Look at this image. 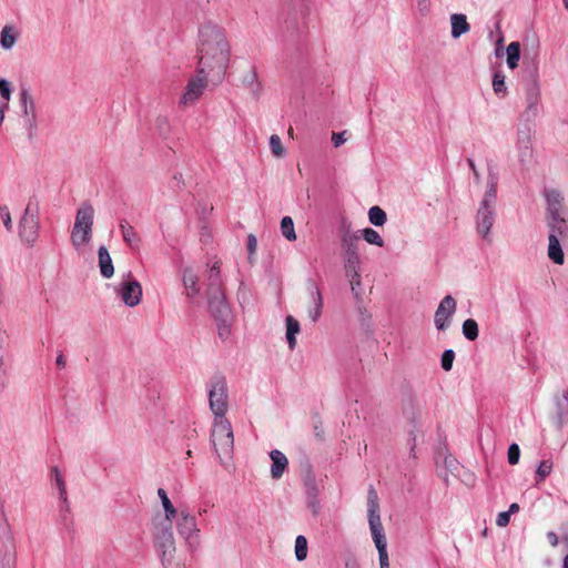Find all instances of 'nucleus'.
I'll return each mask as SVG.
<instances>
[{
    "label": "nucleus",
    "instance_id": "obj_43",
    "mask_svg": "<svg viewBox=\"0 0 568 568\" xmlns=\"http://www.w3.org/2000/svg\"><path fill=\"white\" fill-rule=\"evenodd\" d=\"M270 148L273 156L277 159L283 158L286 153V150L282 144L281 138L276 134L271 135Z\"/></svg>",
    "mask_w": 568,
    "mask_h": 568
},
{
    "label": "nucleus",
    "instance_id": "obj_37",
    "mask_svg": "<svg viewBox=\"0 0 568 568\" xmlns=\"http://www.w3.org/2000/svg\"><path fill=\"white\" fill-rule=\"evenodd\" d=\"M51 474L53 476V479H54V485L59 491V497L60 499L63 501V503H67V487H65V484H64V480H63V477L61 476L58 467H53L51 469Z\"/></svg>",
    "mask_w": 568,
    "mask_h": 568
},
{
    "label": "nucleus",
    "instance_id": "obj_8",
    "mask_svg": "<svg viewBox=\"0 0 568 568\" xmlns=\"http://www.w3.org/2000/svg\"><path fill=\"white\" fill-rule=\"evenodd\" d=\"M210 409L214 419L225 418L229 408L227 384L224 377H215L209 388Z\"/></svg>",
    "mask_w": 568,
    "mask_h": 568
},
{
    "label": "nucleus",
    "instance_id": "obj_1",
    "mask_svg": "<svg viewBox=\"0 0 568 568\" xmlns=\"http://www.w3.org/2000/svg\"><path fill=\"white\" fill-rule=\"evenodd\" d=\"M197 55V72L225 73L231 59V43L223 27L211 21L200 26Z\"/></svg>",
    "mask_w": 568,
    "mask_h": 568
},
{
    "label": "nucleus",
    "instance_id": "obj_23",
    "mask_svg": "<svg viewBox=\"0 0 568 568\" xmlns=\"http://www.w3.org/2000/svg\"><path fill=\"white\" fill-rule=\"evenodd\" d=\"M182 282L187 297L193 298L200 294L199 277L191 267L183 270Z\"/></svg>",
    "mask_w": 568,
    "mask_h": 568
},
{
    "label": "nucleus",
    "instance_id": "obj_35",
    "mask_svg": "<svg viewBox=\"0 0 568 568\" xmlns=\"http://www.w3.org/2000/svg\"><path fill=\"white\" fill-rule=\"evenodd\" d=\"M282 235L290 242L296 240L294 222L291 216H284L281 221Z\"/></svg>",
    "mask_w": 568,
    "mask_h": 568
},
{
    "label": "nucleus",
    "instance_id": "obj_21",
    "mask_svg": "<svg viewBox=\"0 0 568 568\" xmlns=\"http://www.w3.org/2000/svg\"><path fill=\"white\" fill-rule=\"evenodd\" d=\"M450 21V36L453 39H458L463 34L470 31V24L467 21V17L464 13H453L449 17Z\"/></svg>",
    "mask_w": 568,
    "mask_h": 568
},
{
    "label": "nucleus",
    "instance_id": "obj_11",
    "mask_svg": "<svg viewBox=\"0 0 568 568\" xmlns=\"http://www.w3.org/2000/svg\"><path fill=\"white\" fill-rule=\"evenodd\" d=\"M39 227L38 210L29 203L19 221V236L21 241L29 246H33L39 236Z\"/></svg>",
    "mask_w": 568,
    "mask_h": 568
},
{
    "label": "nucleus",
    "instance_id": "obj_16",
    "mask_svg": "<svg viewBox=\"0 0 568 568\" xmlns=\"http://www.w3.org/2000/svg\"><path fill=\"white\" fill-rule=\"evenodd\" d=\"M532 129L528 125L519 126L517 129L515 150L521 164H527L532 159Z\"/></svg>",
    "mask_w": 568,
    "mask_h": 568
},
{
    "label": "nucleus",
    "instance_id": "obj_17",
    "mask_svg": "<svg viewBox=\"0 0 568 568\" xmlns=\"http://www.w3.org/2000/svg\"><path fill=\"white\" fill-rule=\"evenodd\" d=\"M241 84L245 88L253 99L257 100L263 93V83L258 78L257 68L250 65L241 75Z\"/></svg>",
    "mask_w": 568,
    "mask_h": 568
},
{
    "label": "nucleus",
    "instance_id": "obj_56",
    "mask_svg": "<svg viewBox=\"0 0 568 568\" xmlns=\"http://www.w3.org/2000/svg\"><path fill=\"white\" fill-rule=\"evenodd\" d=\"M518 510H519V505H518V504H516V503H514V504H511V505L509 506V509H508V511H507V513H509V515H511V514L517 513Z\"/></svg>",
    "mask_w": 568,
    "mask_h": 568
},
{
    "label": "nucleus",
    "instance_id": "obj_20",
    "mask_svg": "<svg viewBox=\"0 0 568 568\" xmlns=\"http://www.w3.org/2000/svg\"><path fill=\"white\" fill-rule=\"evenodd\" d=\"M16 567V548L12 538L9 536L0 544V568Z\"/></svg>",
    "mask_w": 568,
    "mask_h": 568
},
{
    "label": "nucleus",
    "instance_id": "obj_29",
    "mask_svg": "<svg viewBox=\"0 0 568 568\" xmlns=\"http://www.w3.org/2000/svg\"><path fill=\"white\" fill-rule=\"evenodd\" d=\"M18 31L13 26H4L0 32V45L3 50H11L18 39Z\"/></svg>",
    "mask_w": 568,
    "mask_h": 568
},
{
    "label": "nucleus",
    "instance_id": "obj_4",
    "mask_svg": "<svg viewBox=\"0 0 568 568\" xmlns=\"http://www.w3.org/2000/svg\"><path fill=\"white\" fill-rule=\"evenodd\" d=\"M367 519L373 541L378 551L379 566H389L387 540L379 514V500L374 487L367 491Z\"/></svg>",
    "mask_w": 568,
    "mask_h": 568
},
{
    "label": "nucleus",
    "instance_id": "obj_63",
    "mask_svg": "<svg viewBox=\"0 0 568 568\" xmlns=\"http://www.w3.org/2000/svg\"><path fill=\"white\" fill-rule=\"evenodd\" d=\"M186 457H192V450H191V449H189V450L186 452Z\"/></svg>",
    "mask_w": 568,
    "mask_h": 568
},
{
    "label": "nucleus",
    "instance_id": "obj_32",
    "mask_svg": "<svg viewBox=\"0 0 568 568\" xmlns=\"http://www.w3.org/2000/svg\"><path fill=\"white\" fill-rule=\"evenodd\" d=\"M120 230L122 233L123 241L128 245H130L131 247H136L139 245L138 234L129 222L122 220L120 222Z\"/></svg>",
    "mask_w": 568,
    "mask_h": 568
},
{
    "label": "nucleus",
    "instance_id": "obj_40",
    "mask_svg": "<svg viewBox=\"0 0 568 568\" xmlns=\"http://www.w3.org/2000/svg\"><path fill=\"white\" fill-rule=\"evenodd\" d=\"M463 334L468 341H475L478 337V324L475 320L468 318L463 323Z\"/></svg>",
    "mask_w": 568,
    "mask_h": 568
},
{
    "label": "nucleus",
    "instance_id": "obj_19",
    "mask_svg": "<svg viewBox=\"0 0 568 568\" xmlns=\"http://www.w3.org/2000/svg\"><path fill=\"white\" fill-rule=\"evenodd\" d=\"M19 101L26 123L32 125L36 121V103L29 90L22 89L20 91Z\"/></svg>",
    "mask_w": 568,
    "mask_h": 568
},
{
    "label": "nucleus",
    "instance_id": "obj_9",
    "mask_svg": "<svg viewBox=\"0 0 568 568\" xmlns=\"http://www.w3.org/2000/svg\"><path fill=\"white\" fill-rule=\"evenodd\" d=\"M210 75L211 73H200L196 71V74L192 75L187 80V83L179 99L180 108H190L201 99L209 85Z\"/></svg>",
    "mask_w": 568,
    "mask_h": 568
},
{
    "label": "nucleus",
    "instance_id": "obj_6",
    "mask_svg": "<svg viewBox=\"0 0 568 568\" xmlns=\"http://www.w3.org/2000/svg\"><path fill=\"white\" fill-rule=\"evenodd\" d=\"M221 262L216 261L211 266L209 272L207 284V301L211 313L217 320L225 321L229 316L230 308L225 301L224 291L220 275Z\"/></svg>",
    "mask_w": 568,
    "mask_h": 568
},
{
    "label": "nucleus",
    "instance_id": "obj_48",
    "mask_svg": "<svg viewBox=\"0 0 568 568\" xmlns=\"http://www.w3.org/2000/svg\"><path fill=\"white\" fill-rule=\"evenodd\" d=\"M347 141V138H346V131H343V132H333L332 134V142L334 144L335 148H338L341 146L342 144H344L345 142Z\"/></svg>",
    "mask_w": 568,
    "mask_h": 568
},
{
    "label": "nucleus",
    "instance_id": "obj_41",
    "mask_svg": "<svg viewBox=\"0 0 568 568\" xmlns=\"http://www.w3.org/2000/svg\"><path fill=\"white\" fill-rule=\"evenodd\" d=\"M552 462L550 459L541 460L536 469V481L537 484L545 480L552 471Z\"/></svg>",
    "mask_w": 568,
    "mask_h": 568
},
{
    "label": "nucleus",
    "instance_id": "obj_27",
    "mask_svg": "<svg viewBox=\"0 0 568 568\" xmlns=\"http://www.w3.org/2000/svg\"><path fill=\"white\" fill-rule=\"evenodd\" d=\"M286 324V341L291 351L296 347V335L301 332L300 323L292 315H287L285 318Z\"/></svg>",
    "mask_w": 568,
    "mask_h": 568
},
{
    "label": "nucleus",
    "instance_id": "obj_62",
    "mask_svg": "<svg viewBox=\"0 0 568 568\" xmlns=\"http://www.w3.org/2000/svg\"><path fill=\"white\" fill-rule=\"evenodd\" d=\"M288 135H290L291 138H293V129H292V128H290V129H288Z\"/></svg>",
    "mask_w": 568,
    "mask_h": 568
},
{
    "label": "nucleus",
    "instance_id": "obj_30",
    "mask_svg": "<svg viewBox=\"0 0 568 568\" xmlns=\"http://www.w3.org/2000/svg\"><path fill=\"white\" fill-rule=\"evenodd\" d=\"M11 88L10 83L6 79H0V125L4 121V113L9 106V101L11 99Z\"/></svg>",
    "mask_w": 568,
    "mask_h": 568
},
{
    "label": "nucleus",
    "instance_id": "obj_13",
    "mask_svg": "<svg viewBox=\"0 0 568 568\" xmlns=\"http://www.w3.org/2000/svg\"><path fill=\"white\" fill-rule=\"evenodd\" d=\"M496 219V206L479 204L476 213V231L477 234L487 243H491V229Z\"/></svg>",
    "mask_w": 568,
    "mask_h": 568
},
{
    "label": "nucleus",
    "instance_id": "obj_26",
    "mask_svg": "<svg viewBox=\"0 0 568 568\" xmlns=\"http://www.w3.org/2000/svg\"><path fill=\"white\" fill-rule=\"evenodd\" d=\"M561 245V240L556 239L554 234L548 235L547 255L549 260L557 265H562L565 263V254Z\"/></svg>",
    "mask_w": 568,
    "mask_h": 568
},
{
    "label": "nucleus",
    "instance_id": "obj_28",
    "mask_svg": "<svg viewBox=\"0 0 568 568\" xmlns=\"http://www.w3.org/2000/svg\"><path fill=\"white\" fill-rule=\"evenodd\" d=\"M557 425L561 428L568 422V392L556 398Z\"/></svg>",
    "mask_w": 568,
    "mask_h": 568
},
{
    "label": "nucleus",
    "instance_id": "obj_50",
    "mask_svg": "<svg viewBox=\"0 0 568 568\" xmlns=\"http://www.w3.org/2000/svg\"><path fill=\"white\" fill-rule=\"evenodd\" d=\"M510 515L507 511L499 513L496 518V525L498 527H506L509 524Z\"/></svg>",
    "mask_w": 568,
    "mask_h": 568
},
{
    "label": "nucleus",
    "instance_id": "obj_57",
    "mask_svg": "<svg viewBox=\"0 0 568 568\" xmlns=\"http://www.w3.org/2000/svg\"><path fill=\"white\" fill-rule=\"evenodd\" d=\"M346 568H359V566L355 559H351L346 561Z\"/></svg>",
    "mask_w": 568,
    "mask_h": 568
},
{
    "label": "nucleus",
    "instance_id": "obj_18",
    "mask_svg": "<svg viewBox=\"0 0 568 568\" xmlns=\"http://www.w3.org/2000/svg\"><path fill=\"white\" fill-rule=\"evenodd\" d=\"M308 295L307 316L313 323H316L322 315L323 297L320 287L312 281H308Z\"/></svg>",
    "mask_w": 568,
    "mask_h": 568
},
{
    "label": "nucleus",
    "instance_id": "obj_39",
    "mask_svg": "<svg viewBox=\"0 0 568 568\" xmlns=\"http://www.w3.org/2000/svg\"><path fill=\"white\" fill-rule=\"evenodd\" d=\"M363 239L372 245H376L382 247L384 245V241L379 233L375 231L374 229L366 227L361 231Z\"/></svg>",
    "mask_w": 568,
    "mask_h": 568
},
{
    "label": "nucleus",
    "instance_id": "obj_47",
    "mask_svg": "<svg viewBox=\"0 0 568 568\" xmlns=\"http://www.w3.org/2000/svg\"><path fill=\"white\" fill-rule=\"evenodd\" d=\"M507 457H508V463L510 465L518 464L519 457H520V449H519V446L517 444H511L509 446L508 453H507Z\"/></svg>",
    "mask_w": 568,
    "mask_h": 568
},
{
    "label": "nucleus",
    "instance_id": "obj_38",
    "mask_svg": "<svg viewBox=\"0 0 568 568\" xmlns=\"http://www.w3.org/2000/svg\"><path fill=\"white\" fill-rule=\"evenodd\" d=\"M493 89L494 92L500 97L505 98L507 94V87L505 83V75L501 72H495L493 77Z\"/></svg>",
    "mask_w": 568,
    "mask_h": 568
},
{
    "label": "nucleus",
    "instance_id": "obj_31",
    "mask_svg": "<svg viewBox=\"0 0 568 568\" xmlns=\"http://www.w3.org/2000/svg\"><path fill=\"white\" fill-rule=\"evenodd\" d=\"M158 496H159L162 507L164 509L165 521H166L165 524L172 525L173 519L178 515V510L171 503L170 498L168 497L166 491L163 488L158 489Z\"/></svg>",
    "mask_w": 568,
    "mask_h": 568
},
{
    "label": "nucleus",
    "instance_id": "obj_42",
    "mask_svg": "<svg viewBox=\"0 0 568 568\" xmlns=\"http://www.w3.org/2000/svg\"><path fill=\"white\" fill-rule=\"evenodd\" d=\"M307 539L300 535L295 539V557L298 561H303L307 557Z\"/></svg>",
    "mask_w": 568,
    "mask_h": 568
},
{
    "label": "nucleus",
    "instance_id": "obj_5",
    "mask_svg": "<svg viewBox=\"0 0 568 568\" xmlns=\"http://www.w3.org/2000/svg\"><path fill=\"white\" fill-rule=\"evenodd\" d=\"M94 209L91 203L84 202L77 210L74 224L70 234L73 248L82 254L85 252L93 235Z\"/></svg>",
    "mask_w": 568,
    "mask_h": 568
},
{
    "label": "nucleus",
    "instance_id": "obj_36",
    "mask_svg": "<svg viewBox=\"0 0 568 568\" xmlns=\"http://www.w3.org/2000/svg\"><path fill=\"white\" fill-rule=\"evenodd\" d=\"M349 280L351 291L354 296L358 300L362 295V276L361 271H355V273H345Z\"/></svg>",
    "mask_w": 568,
    "mask_h": 568
},
{
    "label": "nucleus",
    "instance_id": "obj_59",
    "mask_svg": "<svg viewBox=\"0 0 568 568\" xmlns=\"http://www.w3.org/2000/svg\"><path fill=\"white\" fill-rule=\"evenodd\" d=\"M562 568H568V554L564 558Z\"/></svg>",
    "mask_w": 568,
    "mask_h": 568
},
{
    "label": "nucleus",
    "instance_id": "obj_55",
    "mask_svg": "<svg viewBox=\"0 0 568 568\" xmlns=\"http://www.w3.org/2000/svg\"><path fill=\"white\" fill-rule=\"evenodd\" d=\"M57 365L61 368H63L65 366V358L62 354H60L58 357H57V361H55Z\"/></svg>",
    "mask_w": 568,
    "mask_h": 568
},
{
    "label": "nucleus",
    "instance_id": "obj_3",
    "mask_svg": "<svg viewBox=\"0 0 568 568\" xmlns=\"http://www.w3.org/2000/svg\"><path fill=\"white\" fill-rule=\"evenodd\" d=\"M546 202L549 234H554L566 245L568 244V210L565 205L564 195L556 190L547 191Z\"/></svg>",
    "mask_w": 568,
    "mask_h": 568
},
{
    "label": "nucleus",
    "instance_id": "obj_33",
    "mask_svg": "<svg viewBox=\"0 0 568 568\" xmlns=\"http://www.w3.org/2000/svg\"><path fill=\"white\" fill-rule=\"evenodd\" d=\"M507 53V64L510 69H515L518 67V61L520 59V44L517 41L510 42L506 49Z\"/></svg>",
    "mask_w": 568,
    "mask_h": 568
},
{
    "label": "nucleus",
    "instance_id": "obj_22",
    "mask_svg": "<svg viewBox=\"0 0 568 568\" xmlns=\"http://www.w3.org/2000/svg\"><path fill=\"white\" fill-rule=\"evenodd\" d=\"M497 185H498V174L489 169L486 190L484 192L483 199L480 201L481 204L495 205L496 206V196H497Z\"/></svg>",
    "mask_w": 568,
    "mask_h": 568
},
{
    "label": "nucleus",
    "instance_id": "obj_2",
    "mask_svg": "<svg viewBox=\"0 0 568 568\" xmlns=\"http://www.w3.org/2000/svg\"><path fill=\"white\" fill-rule=\"evenodd\" d=\"M211 444L220 465L229 473L234 470V435L231 423L226 418L213 420Z\"/></svg>",
    "mask_w": 568,
    "mask_h": 568
},
{
    "label": "nucleus",
    "instance_id": "obj_52",
    "mask_svg": "<svg viewBox=\"0 0 568 568\" xmlns=\"http://www.w3.org/2000/svg\"><path fill=\"white\" fill-rule=\"evenodd\" d=\"M257 248V240L253 234L247 236V250L250 257L256 252Z\"/></svg>",
    "mask_w": 568,
    "mask_h": 568
},
{
    "label": "nucleus",
    "instance_id": "obj_51",
    "mask_svg": "<svg viewBox=\"0 0 568 568\" xmlns=\"http://www.w3.org/2000/svg\"><path fill=\"white\" fill-rule=\"evenodd\" d=\"M416 6L422 16H426L430 10V0H416Z\"/></svg>",
    "mask_w": 568,
    "mask_h": 568
},
{
    "label": "nucleus",
    "instance_id": "obj_14",
    "mask_svg": "<svg viewBox=\"0 0 568 568\" xmlns=\"http://www.w3.org/2000/svg\"><path fill=\"white\" fill-rule=\"evenodd\" d=\"M121 301L129 307L140 304L142 298V286L129 272L119 284L116 290Z\"/></svg>",
    "mask_w": 568,
    "mask_h": 568
},
{
    "label": "nucleus",
    "instance_id": "obj_60",
    "mask_svg": "<svg viewBox=\"0 0 568 568\" xmlns=\"http://www.w3.org/2000/svg\"><path fill=\"white\" fill-rule=\"evenodd\" d=\"M4 339V332L0 328V344L3 342Z\"/></svg>",
    "mask_w": 568,
    "mask_h": 568
},
{
    "label": "nucleus",
    "instance_id": "obj_45",
    "mask_svg": "<svg viewBox=\"0 0 568 568\" xmlns=\"http://www.w3.org/2000/svg\"><path fill=\"white\" fill-rule=\"evenodd\" d=\"M539 97H540V93H539L538 88H532L531 90H529V92L527 94V102H528L527 109L529 111L536 112Z\"/></svg>",
    "mask_w": 568,
    "mask_h": 568
},
{
    "label": "nucleus",
    "instance_id": "obj_25",
    "mask_svg": "<svg viewBox=\"0 0 568 568\" xmlns=\"http://www.w3.org/2000/svg\"><path fill=\"white\" fill-rule=\"evenodd\" d=\"M98 262L101 275L104 278H111L114 274V266L111 255L104 245H101L98 250Z\"/></svg>",
    "mask_w": 568,
    "mask_h": 568
},
{
    "label": "nucleus",
    "instance_id": "obj_24",
    "mask_svg": "<svg viewBox=\"0 0 568 568\" xmlns=\"http://www.w3.org/2000/svg\"><path fill=\"white\" fill-rule=\"evenodd\" d=\"M270 457L272 459L271 476L274 479H280L288 465V460L286 456L277 449L272 450Z\"/></svg>",
    "mask_w": 568,
    "mask_h": 568
},
{
    "label": "nucleus",
    "instance_id": "obj_49",
    "mask_svg": "<svg viewBox=\"0 0 568 568\" xmlns=\"http://www.w3.org/2000/svg\"><path fill=\"white\" fill-rule=\"evenodd\" d=\"M307 505L314 516L318 515L321 506L317 496H315V493L311 496V498H308Z\"/></svg>",
    "mask_w": 568,
    "mask_h": 568
},
{
    "label": "nucleus",
    "instance_id": "obj_54",
    "mask_svg": "<svg viewBox=\"0 0 568 568\" xmlns=\"http://www.w3.org/2000/svg\"><path fill=\"white\" fill-rule=\"evenodd\" d=\"M315 493V496H317V487L315 484L307 486V497L311 498V496Z\"/></svg>",
    "mask_w": 568,
    "mask_h": 568
},
{
    "label": "nucleus",
    "instance_id": "obj_10",
    "mask_svg": "<svg viewBox=\"0 0 568 568\" xmlns=\"http://www.w3.org/2000/svg\"><path fill=\"white\" fill-rule=\"evenodd\" d=\"M359 236L349 230L343 232L341 236V246L344 253L345 273H355L361 271V256L358 252Z\"/></svg>",
    "mask_w": 568,
    "mask_h": 568
},
{
    "label": "nucleus",
    "instance_id": "obj_53",
    "mask_svg": "<svg viewBox=\"0 0 568 568\" xmlns=\"http://www.w3.org/2000/svg\"><path fill=\"white\" fill-rule=\"evenodd\" d=\"M547 538L552 547H556L559 542L558 536L554 531H549Z\"/></svg>",
    "mask_w": 568,
    "mask_h": 568
},
{
    "label": "nucleus",
    "instance_id": "obj_61",
    "mask_svg": "<svg viewBox=\"0 0 568 568\" xmlns=\"http://www.w3.org/2000/svg\"><path fill=\"white\" fill-rule=\"evenodd\" d=\"M564 8L568 12V0H562Z\"/></svg>",
    "mask_w": 568,
    "mask_h": 568
},
{
    "label": "nucleus",
    "instance_id": "obj_15",
    "mask_svg": "<svg viewBox=\"0 0 568 568\" xmlns=\"http://www.w3.org/2000/svg\"><path fill=\"white\" fill-rule=\"evenodd\" d=\"M456 310L457 302L452 295H446L439 302L434 314V325L437 331L444 332L449 328Z\"/></svg>",
    "mask_w": 568,
    "mask_h": 568
},
{
    "label": "nucleus",
    "instance_id": "obj_64",
    "mask_svg": "<svg viewBox=\"0 0 568 568\" xmlns=\"http://www.w3.org/2000/svg\"><path fill=\"white\" fill-rule=\"evenodd\" d=\"M381 568H389V566H379Z\"/></svg>",
    "mask_w": 568,
    "mask_h": 568
},
{
    "label": "nucleus",
    "instance_id": "obj_58",
    "mask_svg": "<svg viewBox=\"0 0 568 568\" xmlns=\"http://www.w3.org/2000/svg\"><path fill=\"white\" fill-rule=\"evenodd\" d=\"M468 163H469V166H470V168L473 169V171H474L475 178H476V179H478V178H479V174H478V173H477V171H476V168H475L474 162H473L471 160H469V161H468Z\"/></svg>",
    "mask_w": 568,
    "mask_h": 568
},
{
    "label": "nucleus",
    "instance_id": "obj_7",
    "mask_svg": "<svg viewBox=\"0 0 568 568\" xmlns=\"http://www.w3.org/2000/svg\"><path fill=\"white\" fill-rule=\"evenodd\" d=\"M153 544L162 566L171 565L176 551L172 525L158 524L153 531Z\"/></svg>",
    "mask_w": 568,
    "mask_h": 568
},
{
    "label": "nucleus",
    "instance_id": "obj_44",
    "mask_svg": "<svg viewBox=\"0 0 568 568\" xmlns=\"http://www.w3.org/2000/svg\"><path fill=\"white\" fill-rule=\"evenodd\" d=\"M454 359H455V352L453 349H446L442 354V359H440L442 368L445 372H449L453 367Z\"/></svg>",
    "mask_w": 568,
    "mask_h": 568
},
{
    "label": "nucleus",
    "instance_id": "obj_12",
    "mask_svg": "<svg viewBox=\"0 0 568 568\" xmlns=\"http://www.w3.org/2000/svg\"><path fill=\"white\" fill-rule=\"evenodd\" d=\"M176 529L191 551L199 547L201 542L200 529L197 527L196 518L189 511L181 510L176 523Z\"/></svg>",
    "mask_w": 568,
    "mask_h": 568
},
{
    "label": "nucleus",
    "instance_id": "obj_46",
    "mask_svg": "<svg viewBox=\"0 0 568 568\" xmlns=\"http://www.w3.org/2000/svg\"><path fill=\"white\" fill-rule=\"evenodd\" d=\"M0 219L7 231L11 232L13 224L9 207L7 205H0Z\"/></svg>",
    "mask_w": 568,
    "mask_h": 568
},
{
    "label": "nucleus",
    "instance_id": "obj_34",
    "mask_svg": "<svg viewBox=\"0 0 568 568\" xmlns=\"http://www.w3.org/2000/svg\"><path fill=\"white\" fill-rule=\"evenodd\" d=\"M368 220L375 226H383L387 221V215L383 209L375 205L368 210Z\"/></svg>",
    "mask_w": 568,
    "mask_h": 568
}]
</instances>
